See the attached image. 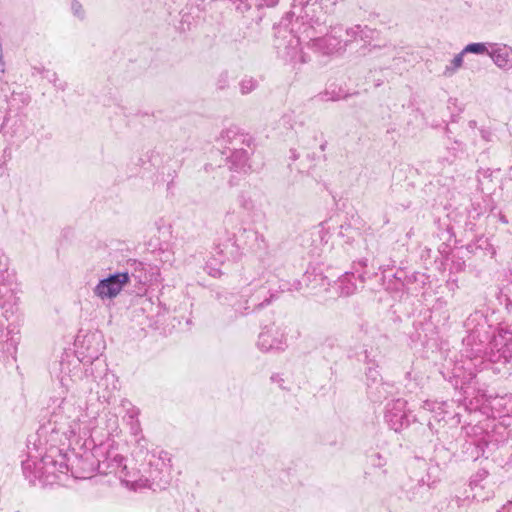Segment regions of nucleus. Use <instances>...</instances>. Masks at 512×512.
<instances>
[{
  "instance_id": "obj_32",
  "label": "nucleus",
  "mask_w": 512,
  "mask_h": 512,
  "mask_svg": "<svg viewBox=\"0 0 512 512\" xmlns=\"http://www.w3.org/2000/svg\"><path fill=\"white\" fill-rule=\"evenodd\" d=\"M450 315L447 310V301L443 297L436 299L435 303L431 307V318H436V321L447 322Z\"/></svg>"
},
{
  "instance_id": "obj_10",
  "label": "nucleus",
  "mask_w": 512,
  "mask_h": 512,
  "mask_svg": "<svg viewBox=\"0 0 512 512\" xmlns=\"http://www.w3.org/2000/svg\"><path fill=\"white\" fill-rule=\"evenodd\" d=\"M15 313L3 312L0 315V361L16 360L17 346L19 344V330L10 319Z\"/></svg>"
},
{
  "instance_id": "obj_4",
  "label": "nucleus",
  "mask_w": 512,
  "mask_h": 512,
  "mask_svg": "<svg viewBox=\"0 0 512 512\" xmlns=\"http://www.w3.org/2000/svg\"><path fill=\"white\" fill-rule=\"evenodd\" d=\"M338 0H293L291 15L301 21L299 31L307 46L323 56L343 53L347 46L362 41L363 46L370 45L377 31L367 25L327 26V17L334 11Z\"/></svg>"
},
{
  "instance_id": "obj_50",
  "label": "nucleus",
  "mask_w": 512,
  "mask_h": 512,
  "mask_svg": "<svg viewBox=\"0 0 512 512\" xmlns=\"http://www.w3.org/2000/svg\"><path fill=\"white\" fill-rule=\"evenodd\" d=\"M228 73L227 72H222L220 75H219V78L217 80V87L219 89H224L227 87L228 85Z\"/></svg>"
},
{
  "instance_id": "obj_19",
  "label": "nucleus",
  "mask_w": 512,
  "mask_h": 512,
  "mask_svg": "<svg viewBox=\"0 0 512 512\" xmlns=\"http://www.w3.org/2000/svg\"><path fill=\"white\" fill-rule=\"evenodd\" d=\"M495 484L489 480L485 470L478 471L470 480L473 498L477 501L489 500L494 495Z\"/></svg>"
},
{
  "instance_id": "obj_34",
  "label": "nucleus",
  "mask_w": 512,
  "mask_h": 512,
  "mask_svg": "<svg viewBox=\"0 0 512 512\" xmlns=\"http://www.w3.org/2000/svg\"><path fill=\"white\" fill-rule=\"evenodd\" d=\"M465 152V144L461 141L454 140L447 146V157H441L440 162L451 165L454 161Z\"/></svg>"
},
{
  "instance_id": "obj_28",
  "label": "nucleus",
  "mask_w": 512,
  "mask_h": 512,
  "mask_svg": "<svg viewBox=\"0 0 512 512\" xmlns=\"http://www.w3.org/2000/svg\"><path fill=\"white\" fill-rule=\"evenodd\" d=\"M119 406L122 409V419L125 424L139 421L140 409L136 407L129 399H121Z\"/></svg>"
},
{
  "instance_id": "obj_53",
  "label": "nucleus",
  "mask_w": 512,
  "mask_h": 512,
  "mask_svg": "<svg viewBox=\"0 0 512 512\" xmlns=\"http://www.w3.org/2000/svg\"><path fill=\"white\" fill-rule=\"evenodd\" d=\"M466 502V499H462L460 497H455L451 500L450 505L455 504L457 507H461Z\"/></svg>"
},
{
  "instance_id": "obj_6",
  "label": "nucleus",
  "mask_w": 512,
  "mask_h": 512,
  "mask_svg": "<svg viewBox=\"0 0 512 512\" xmlns=\"http://www.w3.org/2000/svg\"><path fill=\"white\" fill-rule=\"evenodd\" d=\"M241 280L243 286L239 294L228 291L216 293L220 304L231 307L233 319L260 311L283 292L302 290L301 281L280 279L271 259H262L253 268L245 269Z\"/></svg>"
},
{
  "instance_id": "obj_17",
  "label": "nucleus",
  "mask_w": 512,
  "mask_h": 512,
  "mask_svg": "<svg viewBox=\"0 0 512 512\" xmlns=\"http://www.w3.org/2000/svg\"><path fill=\"white\" fill-rule=\"evenodd\" d=\"M441 468L438 464L430 465L427 469V474L418 479L415 483H411L407 490L408 496L411 500H417L424 497L429 489L440 480Z\"/></svg>"
},
{
  "instance_id": "obj_13",
  "label": "nucleus",
  "mask_w": 512,
  "mask_h": 512,
  "mask_svg": "<svg viewBox=\"0 0 512 512\" xmlns=\"http://www.w3.org/2000/svg\"><path fill=\"white\" fill-rule=\"evenodd\" d=\"M130 282L128 272H115L99 280L93 288V293L101 300H111L117 297L124 286Z\"/></svg>"
},
{
  "instance_id": "obj_47",
  "label": "nucleus",
  "mask_w": 512,
  "mask_h": 512,
  "mask_svg": "<svg viewBox=\"0 0 512 512\" xmlns=\"http://www.w3.org/2000/svg\"><path fill=\"white\" fill-rule=\"evenodd\" d=\"M368 463L373 467L382 468L386 465L387 461L379 452H373L368 456Z\"/></svg>"
},
{
  "instance_id": "obj_5",
  "label": "nucleus",
  "mask_w": 512,
  "mask_h": 512,
  "mask_svg": "<svg viewBox=\"0 0 512 512\" xmlns=\"http://www.w3.org/2000/svg\"><path fill=\"white\" fill-rule=\"evenodd\" d=\"M94 455L98 461V474H113L132 490L162 489L170 481L172 457L167 451L146 452L142 461H134L133 465H128L115 442L108 438L94 445Z\"/></svg>"
},
{
  "instance_id": "obj_57",
  "label": "nucleus",
  "mask_w": 512,
  "mask_h": 512,
  "mask_svg": "<svg viewBox=\"0 0 512 512\" xmlns=\"http://www.w3.org/2000/svg\"><path fill=\"white\" fill-rule=\"evenodd\" d=\"M360 328H361V331H363L365 334H367V333H368V327H367V325H366V326L361 325V327H360Z\"/></svg>"
},
{
  "instance_id": "obj_44",
  "label": "nucleus",
  "mask_w": 512,
  "mask_h": 512,
  "mask_svg": "<svg viewBox=\"0 0 512 512\" xmlns=\"http://www.w3.org/2000/svg\"><path fill=\"white\" fill-rule=\"evenodd\" d=\"M158 255L159 260L163 263V265L172 266L175 262L174 252L168 248H160Z\"/></svg>"
},
{
  "instance_id": "obj_42",
  "label": "nucleus",
  "mask_w": 512,
  "mask_h": 512,
  "mask_svg": "<svg viewBox=\"0 0 512 512\" xmlns=\"http://www.w3.org/2000/svg\"><path fill=\"white\" fill-rule=\"evenodd\" d=\"M365 375H366L367 390L369 389V384H372L373 386H375L376 384H378L379 382L382 381L379 371L374 366L368 367Z\"/></svg>"
},
{
  "instance_id": "obj_58",
  "label": "nucleus",
  "mask_w": 512,
  "mask_h": 512,
  "mask_svg": "<svg viewBox=\"0 0 512 512\" xmlns=\"http://www.w3.org/2000/svg\"><path fill=\"white\" fill-rule=\"evenodd\" d=\"M500 221H501L502 223H504V224H507V223H508V220H507V219H506V217H505V216H503V215H502V216H500Z\"/></svg>"
},
{
  "instance_id": "obj_11",
  "label": "nucleus",
  "mask_w": 512,
  "mask_h": 512,
  "mask_svg": "<svg viewBox=\"0 0 512 512\" xmlns=\"http://www.w3.org/2000/svg\"><path fill=\"white\" fill-rule=\"evenodd\" d=\"M281 121L283 125H289L291 129L295 130L298 145L302 150H313L316 147H318L320 152H324L326 150L328 143L320 130L311 126H304L302 123L292 124V114H285Z\"/></svg>"
},
{
  "instance_id": "obj_20",
  "label": "nucleus",
  "mask_w": 512,
  "mask_h": 512,
  "mask_svg": "<svg viewBox=\"0 0 512 512\" xmlns=\"http://www.w3.org/2000/svg\"><path fill=\"white\" fill-rule=\"evenodd\" d=\"M129 427L130 435L132 437V457L133 461H142L144 457H146V452H150L148 450V440L142 434V428L140 421L132 422L126 424ZM153 452H157L154 450Z\"/></svg>"
},
{
  "instance_id": "obj_23",
  "label": "nucleus",
  "mask_w": 512,
  "mask_h": 512,
  "mask_svg": "<svg viewBox=\"0 0 512 512\" xmlns=\"http://www.w3.org/2000/svg\"><path fill=\"white\" fill-rule=\"evenodd\" d=\"M237 203L247 215H255L260 211L256 194L250 191H241L237 197Z\"/></svg>"
},
{
  "instance_id": "obj_55",
  "label": "nucleus",
  "mask_w": 512,
  "mask_h": 512,
  "mask_svg": "<svg viewBox=\"0 0 512 512\" xmlns=\"http://www.w3.org/2000/svg\"><path fill=\"white\" fill-rule=\"evenodd\" d=\"M498 512H512V502L504 505Z\"/></svg>"
},
{
  "instance_id": "obj_37",
  "label": "nucleus",
  "mask_w": 512,
  "mask_h": 512,
  "mask_svg": "<svg viewBox=\"0 0 512 512\" xmlns=\"http://www.w3.org/2000/svg\"><path fill=\"white\" fill-rule=\"evenodd\" d=\"M105 429L107 430V435L116 436L119 434V419L118 415L112 411H108L105 414Z\"/></svg>"
},
{
  "instance_id": "obj_59",
  "label": "nucleus",
  "mask_w": 512,
  "mask_h": 512,
  "mask_svg": "<svg viewBox=\"0 0 512 512\" xmlns=\"http://www.w3.org/2000/svg\"><path fill=\"white\" fill-rule=\"evenodd\" d=\"M475 428H476L475 426H473V427H465L466 434H469V429L475 430Z\"/></svg>"
},
{
  "instance_id": "obj_54",
  "label": "nucleus",
  "mask_w": 512,
  "mask_h": 512,
  "mask_svg": "<svg viewBox=\"0 0 512 512\" xmlns=\"http://www.w3.org/2000/svg\"><path fill=\"white\" fill-rule=\"evenodd\" d=\"M300 157V154L297 152L296 149H290V159L295 161Z\"/></svg>"
},
{
  "instance_id": "obj_46",
  "label": "nucleus",
  "mask_w": 512,
  "mask_h": 512,
  "mask_svg": "<svg viewBox=\"0 0 512 512\" xmlns=\"http://www.w3.org/2000/svg\"><path fill=\"white\" fill-rule=\"evenodd\" d=\"M239 86L240 91L243 95L249 94L257 87V81L251 77L244 78L241 80Z\"/></svg>"
},
{
  "instance_id": "obj_9",
  "label": "nucleus",
  "mask_w": 512,
  "mask_h": 512,
  "mask_svg": "<svg viewBox=\"0 0 512 512\" xmlns=\"http://www.w3.org/2000/svg\"><path fill=\"white\" fill-rule=\"evenodd\" d=\"M21 285L8 255L0 251V309L16 313L20 301Z\"/></svg>"
},
{
  "instance_id": "obj_8",
  "label": "nucleus",
  "mask_w": 512,
  "mask_h": 512,
  "mask_svg": "<svg viewBox=\"0 0 512 512\" xmlns=\"http://www.w3.org/2000/svg\"><path fill=\"white\" fill-rule=\"evenodd\" d=\"M301 21L297 22V17L291 15V11L281 19L279 24L275 26V48L278 57L283 61L291 64H303L308 61L307 55L300 47L303 40L302 34L299 31Z\"/></svg>"
},
{
  "instance_id": "obj_31",
  "label": "nucleus",
  "mask_w": 512,
  "mask_h": 512,
  "mask_svg": "<svg viewBox=\"0 0 512 512\" xmlns=\"http://www.w3.org/2000/svg\"><path fill=\"white\" fill-rule=\"evenodd\" d=\"M467 249L472 253L482 252L484 255H495V249L490 243L489 239L485 236L478 237L473 243L467 245Z\"/></svg>"
},
{
  "instance_id": "obj_25",
  "label": "nucleus",
  "mask_w": 512,
  "mask_h": 512,
  "mask_svg": "<svg viewBox=\"0 0 512 512\" xmlns=\"http://www.w3.org/2000/svg\"><path fill=\"white\" fill-rule=\"evenodd\" d=\"M491 408L500 418L512 417V396L495 397L491 402Z\"/></svg>"
},
{
  "instance_id": "obj_48",
  "label": "nucleus",
  "mask_w": 512,
  "mask_h": 512,
  "mask_svg": "<svg viewBox=\"0 0 512 512\" xmlns=\"http://www.w3.org/2000/svg\"><path fill=\"white\" fill-rule=\"evenodd\" d=\"M270 380L272 383L278 385V387L282 390L289 391L291 389L290 386H288L286 384V380H285L283 374H280V373L272 374L270 377Z\"/></svg>"
},
{
  "instance_id": "obj_39",
  "label": "nucleus",
  "mask_w": 512,
  "mask_h": 512,
  "mask_svg": "<svg viewBox=\"0 0 512 512\" xmlns=\"http://www.w3.org/2000/svg\"><path fill=\"white\" fill-rule=\"evenodd\" d=\"M49 83H51L56 90L65 91L67 89V83L58 77V74L53 70H47L43 77Z\"/></svg>"
},
{
  "instance_id": "obj_29",
  "label": "nucleus",
  "mask_w": 512,
  "mask_h": 512,
  "mask_svg": "<svg viewBox=\"0 0 512 512\" xmlns=\"http://www.w3.org/2000/svg\"><path fill=\"white\" fill-rule=\"evenodd\" d=\"M391 388L392 386L390 384L384 383L383 381L379 382L375 386L369 384L367 395L371 401L381 402L388 397Z\"/></svg>"
},
{
  "instance_id": "obj_27",
  "label": "nucleus",
  "mask_w": 512,
  "mask_h": 512,
  "mask_svg": "<svg viewBox=\"0 0 512 512\" xmlns=\"http://www.w3.org/2000/svg\"><path fill=\"white\" fill-rule=\"evenodd\" d=\"M31 102V95L25 88H20L18 91L13 90L8 99V104L11 108L20 110Z\"/></svg>"
},
{
  "instance_id": "obj_45",
  "label": "nucleus",
  "mask_w": 512,
  "mask_h": 512,
  "mask_svg": "<svg viewBox=\"0 0 512 512\" xmlns=\"http://www.w3.org/2000/svg\"><path fill=\"white\" fill-rule=\"evenodd\" d=\"M304 152H305V158L310 163L309 164V168L314 167L317 164V162L326 159V156H325L324 152L316 153L313 150H306Z\"/></svg>"
},
{
  "instance_id": "obj_16",
  "label": "nucleus",
  "mask_w": 512,
  "mask_h": 512,
  "mask_svg": "<svg viewBox=\"0 0 512 512\" xmlns=\"http://www.w3.org/2000/svg\"><path fill=\"white\" fill-rule=\"evenodd\" d=\"M286 346L283 331L274 324L265 326L258 335L257 347L262 352L284 351Z\"/></svg>"
},
{
  "instance_id": "obj_24",
  "label": "nucleus",
  "mask_w": 512,
  "mask_h": 512,
  "mask_svg": "<svg viewBox=\"0 0 512 512\" xmlns=\"http://www.w3.org/2000/svg\"><path fill=\"white\" fill-rule=\"evenodd\" d=\"M244 131L237 126H230L221 131L217 139L220 147L223 149L222 154H227V150L231 148L236 138H238Z\"/></svg>"
},
{
  "instance_id": "obj_15",
  "label": "nucleus",
  "mask_w": 512,
  "mask_h": 512,
  "mask_svg": "<svg viewBox=\"0 0 512 512\" xmlns=\"http://www.w3.org/2000/svg\"><path fill=\"white\" fill-rule=\"evenodd\" d=\"M367 267V259H361L353 264L352 271L345 272L337 281V289L341 296H350L354 294L358 288V284L365 281V268Z\"/></svg>"
},
{
  "instance_id": "obj_3",
  "label": "nucleus",
  "mask_w": 512,
  "mask_h": 512,
  "mask_svg": "<svg viewBox=\"0 0 512 512\" xmlns=\"http://www.w3.org/2000/svg\"><path fill=\"white\" fill-rule=\"evenodd\" d=\"M76 351L65 350L59 361V380L70 392V383L78 384L79 388L95 391L98 400L110 404L119 390L118 379L109 371L105 359L101 358L105 348L103 336L98 332L78 335L75 341Z\"/></svg>"
},
{
  "instance_id": "obj_7",
  "label": "nucleus",
  "mask_w": 512,
  "mask_h": 512,
  "mask_svg": "<svg viewBox=\"0 0 512 512\" xmlns=\"http://www.w3.org/2000/svg\"><path fill=\"white\" fill-rule=\"evenodd\" d=\"M448 403L445 401L438 402L425 400L420 408L418 415H411V411L407 410V401L402 398L395 399L386 405L385 421L388 426L395 432H401L408 428L412 423H419L417 430L423 435L427 432L434 434V427L431 419H425L424 412L432 415L436 421L440 422L445 419L448 414Z\"/></svg>"
},
{
  "instance_id": "obj_40",
  "label": "nucleus",
  "mask_w": 512,
  "mask_h": 512,
  "mask_svg": "<svg viewBox=\"0 0 512 512\" xmlns=\"http://www.w3.org/2000/svg\"><path fill=\"white\" fill-rule=\"evenodd\" d=\"M463 56L464 53L461 51L451 60L450 64L447 65L444 70L445 76H452L462 66Z\"/></svg>"
},
{
  "instance_id": "obj_26",
  "label": "nucleus",
  "mask_w": 512,
  "mask_h": 512,
  "mask_svg": "<svg viewBox=\"0 0 512 512\" xmlns=\"http://www.w3.org/2000/svg\"><path fill=\"white\" fill-rule=\"evenodd\" d=\"M307 286L315 293L320 291H327L330 286V282L326 276L322 273L314 274L307 272L304 276Z\"/></svg>"
},
{
  "instance_id": "obj_14",
  "label": "nucleus",
  "mask_w": 512,
  "mask_h": 512,
  "mask_svg": "<svg viewBox=\"0 0 512 512\" xmlns=\"http://www.w3.org/2000/svg\"><path fill=\"white\" fill-rule=\"evenodd\" d=\"M70 457L74 459L69 462V473L76 479H89L95 473H98V461L94 455V447L91 451H85L83 454H76L73 447L69 451Z\"/></svg>"
},
{
  "instance_id": "obj_2",
  "label": "nucleus",
  "mask_w": 512,
  "mask_h": 512,
  "mask_svg": "<svg viewBox=\"0 0 512 512\" xmlns=\"http://www.w3.org/2000/svg\"><path fill=\"white\" fill-rule=\"evenodd\" d=\"M468 335L463 339L461 361L454 365L453 377L462 382L472 380L488 365L495 373L508 376L512 371V327L500 326L491 331L483 313L470 314L464 322Z\"/></svg>"
},
{
  "instance_id": "obj_18",
  "label": "nucleus",
  "mask_w": 512,
  "mask_h": 512,
  "mask_svg": "<svg viewBox=\"0 0 512 512\" xmlns=\"http://www.w3.org/2000/svg\"><path fill=\"white\" fill-rule=\"evenodd\" d=\"M212 257L218 264H223L231 259H237L241 256L233 236H227L224 239H217L212 248Z\"/></svg>"
},
{
  "instance_id": "obj_56",
  "label": "nucleus",
  "mask_w": 512,
  "mask_h": 512,
  "mask_svg": "<svg viewBox=\"0 0 512 512\" xmlns=\"http://www.w3.org/2000/svg\"><path fill=\"white\" fill-rule=\"evenodd\" d=\"M208 273L213 277H218L221 274L218 268H211V270Z\"/></svg>"
},
{
  "instance_id": "obj_51",
  "label": "nucleus",
  "mask_w": 512,
  "mask_h": 512,
  "mask_svg": "<svg viewBox=\"0 0 512 512\" xmlns=\"http://www.w3.org/2000/svg\"><path fill=\"white\" fill-rule=\"evenodd\" d=\"M48 69H46L44 66H33L31 68V74L32 76L40 75L42 78L45 76Z\"/></svg>"
},
{
  "instance_id": "obj_52",
  "label": "nucleus",
  "mask_w": 512,
  "mask_h": 512,
  "mask_svg": "<svg viewBox=\"0 0 512 512\" xmlns=\"http://www.w3.org/2000/svg\"><path fill=\"white\" fill-rule=\"evenodd\" d=\"M480 133H481V137H482L485 141H487V142L492 141V136H493V135H492V133H491L489 130L481 129V130H480Z\"/></svg>"
},
{
  "instance_id": "obj_12",
  "label": "nucleus",
  "mask_w": 512,
  "mask_h": 512,
  "mask_svg": "<svg viewBox=\"0 0 512 512\" xmlns=\"http://www.w3.org/2000/svg\"><path fill=\"white\" fill-rule=\"evenodd\" d=\"M232 236L241 255L245 252L258 254L268 248L265 236L250 225L241 226Z\"/></svg>"
},
{
  "instance_id": "obj_1",
  "label": "nucleus",
  "mask_w": 512,
  "mask_h": 512,
  "mask_svg": "<svg viewBox=\"0 0 512 512\" xmlns=\"http://www.w3.org/2000/svg\"><path fill=\"white\" fill-rule=\"evenodd\" d=\"M47 409V421L28 437L27 459L22 461L24 477L42 487L68 478L69 451L90 435L96 419L87 401L76 395L51 397Z\"/></svg>"
},
{
  "instance_id": "obj_21",
  "label": "nucleus",
  "mask_w": 512,
  "mask_h": 512,
  "mask_svg": "<svg viewBox=\"0 0 512 512\" xmlns=\"http://www.w3.org/2000/svg\"><path fill=\"white\" fill-rule=\"evenodd\" d=\"M254 149L244 150L237 152H230L226 155L225 161L228 169L233 172L248 174L252 171L250 164V156L253 154Z\"/></svg>"
},
{
  "instance_id": "obj_30",
  "label": "nucleus",
  "mask_w": 512,
  "mask_h": 512,
  "mask_svg": "<svg viewBox=\"0 0 512 512\" xmlns=\"http://www.w3.org/2000/svg\"><path fill=\"white\" fill-rule=\"evenodd\" d=\"M322 102L339 101L348 97V94L339 86L331 84L323 92L318 94Z\"/></svg>"
},
{
  "instance_id": "obj_33",
  "label": "nucleus",
  "mask_w": 512,
  "mask_h": 512,
  "mask_svg": "<svg viewBox=\"0 0 512 512\" xmlns=\"http://www.w3.org/2000/svg\"><path fill=\"white\" fill-rule=\"evenodd\" d=\"M403 274V271H398L394 274V277L401 283L403 287H406L408 290H411L409 285L413 282H419L420 284L425 285L428 279L425 274L419 272H413L411 275H405L404 277Z\"/></svg>"
},
{
  "instance_id": "obj_35",
  "label": "nucleus",
  "mask_w": 512,
  "mask_h": 512,
  "mask_svg": "<svg viewBox=\"0 0 512 512\" xmlns=\"http://www.w3.org/2000/svg\"><path fill=\"white\" fill-rule=\"evenodd\" d=\"M486 212V208L481 205L479 202H473L471 204V208L468 210V221L466 222V229L467 230H474L475 227V221L479 219L480 216H482Z\"/></svg>"
},
{
  "instance_id": "obj_22",
  "label": "nucleus",
  "mask_w": 512,
  "mask_h": 512,
  "mask_svg": "<svg viewBox=\"0 0 512 512\" xmlns=\"http://www.w3.org/2000/svg\"><path fill=\"white\" fill-rule=\"evenodd\" d=\"M496 66L501 69H512V50L506 45H495L491 51L488 52Z\"/></svg>"
},
{
  "instance_id": "obj_36",
  "label": "nucleus",
  "mask_w": 512,
  "mask_h": 512,
  "mask_svg": "<svg viewBox=\"0 0 512 512\" xmlns=\"http://www.w3.org/2000/svg\"><path fill=\"white\" fill-rule=\"evenodd\" d=\"M253 142V137L250 134L243 132L238 138H236V141H234L231 148L227 150V154L230 152H237L238 150L244 151L253 149Z\"/></svg>"
},
{
  "instance_id": "obj_41",
  "label": "nucleus",
  "mask_w": 512,
  "mask_h": 512,
  "mask_svg": "<svg viewBox=\"0 0 512 512\" xmlns=\"http://www.w3.org/2000/svg\"><path fill=\"white\" fill-rule=\"evenodd\" d=\"M240 223L239 214L235 211H227L223 219V225L228 231L229 229L235 228Z\"/></svg>"
},
{
  "instance_id": "obj_49",
  "label": "nucleus",
  "mask_w": 512,
  "mask_h": 512,
  "mask_svg": "<svg viewBox=\"0 0 512 512\" xmlns=\"http://www.w3.org/2000/svg\"><path fill=\"white\" fill-rule=\"evenodd\" d=\"M71 11L73 15L80 20H83L85 18V11L79 1L71 0Z\"/></svg>"
},
{
  "instance_id": "obj_60",
  "label": "nucleus",
  "mask_w": 512,
  "mask_h": 512,
  "mask_svg": "<svg viewBox=\"0 0 512 512\" xmlns=\"http://www.w3.org/2000/svg\"><path fill=\"white\" fill-rule=\"evenodd\" d=\"M475 125V121H470V126L473 127Z\"/></svg>"
},
{
  "instance_id": "obj_38",
  "label": "nucleus",
  "mask_w": 512,
  "mask_h": 512,
  "mask_svg": "<svg viewBox=\"0 0 512 512\" xmlns=\"http://www.w3.org/2000/svg\"><path fill=\"white\" fill-rule=\"evenodd\" d=\"M240 5H243V9H250L252 6L257 8L263 7H274L277 5L279 0H239Z\"/></svg>"
},
{
  "instance_id": "obj_43",
  "label": "nucleus",
  "mask_w": 512,
  "mask_h": 512,
  "mask_svg": "<svg viewBox=\"0 0 512 512\" xmlns=\"http://www.w3.org/2000/svg\"><path fill=\"white\" fill-rule=\"evenodd\" d=\"M462 52L465 54L467 53H474V54H488L487 47L485 43H470L465 46V48L462 50Z\"/></svg>"
}]
</instances>
